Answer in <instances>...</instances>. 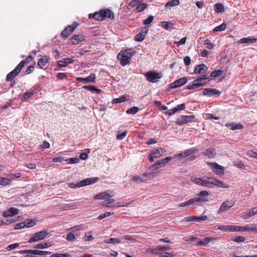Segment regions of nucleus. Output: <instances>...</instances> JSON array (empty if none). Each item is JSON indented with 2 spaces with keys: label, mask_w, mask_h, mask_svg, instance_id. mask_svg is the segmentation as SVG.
<instances>
[{
  "label": "nucleus",
  "mask_w": 257,
  "mask_h": 257,
  "mask_svg": "<svg viewBox=\"0 0 257 257\" xmlns=\"http://www.w3.org/2000/svg\"><path fill=\"white\" fill-rule=\"evenodd\" d=\"M136 53L135 51L132 49H122L117 55V59L122 66L131 64L133 56Z\"/></svg>",
  "instance_id": "1"
},
{
  "label": "nucleus",
  "mask_w": 257,
  "mask_h": 257,
  "mask_svg": "<svg viewBox=\"0 0 257 257\" xmlns=\"http://www.w3.org/2000/svg\"><path fill=\"white\" fill-rule=\"evenodd\" d=\"M198 196L194 198H191L190 202H203L207 200V197L209 195V193L206 191H201L198 194Z\"/></svg>",
  "instance_id": "2"
},
{
  "label": "nucleus",
  "mask_w": 257,
  "mask_h": 257,
  "mask_svg": "<svg viewBox=\"0 0 257 257\" xmlns=\"http://www.w3.org/2000/svg\"><path fill=\"white\" fill-rule=\"evenodd\" d=\"M165 152L162 148L153 150L149 154V161L153 162L154 159L159 158Z\"/></svg>",
  "instance_id": "3"
},
{
  "label": "nucleus",
  "mask_w": 257,
  "mask_h": 257,
  "mask_svg": "<svg viewBox=\"0 0 257 257\" xmlns=\"http://www.w3.org/2000/svg\"><path fill=\"white\" fill-rule=\"evenodd\" d=\"M78 26V24L75 22L72 25L68 26L61 33V35L64 39L68 37L72 32H73L76 27Z\"/></svg>",
  "instance_id": "4"
},
{
  "label": "nucleus",
  "mask_w": 257,
  "mask_h": 257,
  "mask_svg": "<svg viewBox=\"0 0 257 257\" xmlns=\"http://www.w3.org/2000/svg\"><path fill=\"white\" fill-rule=\"evenodd\" d=\"M207 164L211 167V169L213 172H215L218 175H223L224 174V169L221 166L218 165L216 163H211L207 162Z\"/></svg>",
  "instance_id": "5"
},
{
  "label": "nucleus",
  "mask_w": 257,
  "mask_h": 257,
  "mask_svg": "<svg viewBox=\"0 0 257 257\" xmlns=\"http://www.w3.org/2000/svg\"><path fill=\"white\" fill-rule=\"evenodd\" d=\"M194 118V115H181L177 119L176 123L178 124L181 125L186 123L192 121Z\"/></svg>",
  "instance_id": "6"
},
{
  "label": "nucleus",
  "mask_w": 257,
  "mask_h": 257,
  "mask_svg": "<svg viewBox=\"0 0 257 257\" xmlns=\"http://www.w3.org/2000/svg\"><path fill=\"white\" fill-rule=\"evenodd\" d=\"M145 76L147 80H154L155 79H161L162 77V73L150 71L145 74Z\"/></svg>",
  "instance_id": "7"
},
{
  "label": "nucleus",
  "mask_w": 257,
  "mask_h": 257,
  "mask_svg": "<svg viewBox=\"0 0 257 257\" xmlns=\"http://www.w3.org/2000/svg\"><path fill=\"white\" fill-rule=\"evenodd\" d=\"M221 93V91L214 88H205L203 91V94L207 96H218Z\"/></svg>",
  "instance_id": "8"
},
{
  "label": "nucleus",
  "mask_w": 257,
  "mask_h": 257,
  "mask_svg": "<svg viewBox=\"0 0 257 257\" xmlns=\"http://www.w3.org/2000/svg\"><path fill=\"white\" fill-rule=\"evenodd\" d=\"M235 204V201L233 200H227L222 203L221 205L220 208L219 209L218 212L221 213L223 212L228 209L232 207Z\"/></svg>",
  "instance_id": "9"
},
{
  "label": "nucleus",
  "mask_w": 257,
  "mask_h": 257,
  "mask_svg": "<svg viewBox=\"0 0 257 257\" xmlns=\"http://www.w3.org/2000/svg\"><path fill=\"white\" fill-rule=\"evenodd\" d=\"M197 151V149L196 148H192L190 149L187 150L185 151H184L183 153H181L179 155H175L174 156V158H179V159H181L183 158H185L187 156H189L195 152Z\"/></svg>",
  "instance_id": "10"
},
{
  "label": "nucleus",
  "mask_w": 257,
  "mask_h": 257,
  "mask_svg": "<svg viewBox=\"0 0 257 257\" xmlns=\"http://www.w3.org/2000/svg\"><path fill=\"white\" fill-rule=\"evenodd\" d=\"M98 180V177H92L84 179L78 183V186H85L96 182Z\"/></svg>",
  "instance_id": "11"
},
{
  "label": "nucleus",
  "mask_w": 257,
  "mask_h": 257,
  "mask_svg": "<svg viewBox=\"0 0 257 257\" xmlns=\"http://www.w3.org/2000/svg\"><path fill=\"white\" fill-rule=\"evenodd\" d=\"M148 29L147 27H144L141 32L138 34L135 38V40L137 42H142L145 38V36L148 32Z\"/></svg>",
  "instance_id": "12"
},
{
  "label": "nucleus",
  "mask_w": 257,
  "mask_h": 257,
  "mask_svg": "<svg viewBox=\"0 0 257 257\" xmlns=\"http://www.w3.org/2000/svg\"><path fill=\"white\" fill-rule=\"evenodd\" d=\"M19 210L14 207L10 208L8 211L3 212V216L5 217L13 216L18 214Z\"/></svg>",
  "instance_id": "13"
},
{
  "label": "nucleus",
  "mask_w": 257,
  "mask_h": 257,
  "mask_svg": "<svg viewBox=\"0 0 257 257\" xmlns=\"http://www.w3.org/2000/svg\"><path fill=\"white\" fill-rule=\"evenodd\" d=\"M72 43L73 45H76L81 42L85 41V37L81 34L75 35L71 38Z\"/></svg>",
  "instance_id": "14"
},
{
  "label": "nucleus",
  "mask_w": 257,
  "mask_h": 257,
  "mask_svg": "<svg viewBox=\"0 0 257 257\" xmlns=\"http://www.w3.org/2000/svg\"><path fill=\"white\" fill-rule=\"evenodd\" d=\"M22 69L20 68V67L18 65L16 68L9 73L6 78V80H13V79L20 73Z\"/></svg>",
  "instance_id": "15"
},
{
  "label": "nucleus",
  "mask_w": 257,
  "mask_h": 257,
  "mask_svg": "<svg viewBox=\"0 0 257 257\" xmlns=\"http://www.w3.org/2000/svg\"><path fill=\"white\" fill-rule=\"evenodd\" d=\"M208 69L207 67L204 64H201L197 65L194 70V73L195 74H203Z\"/></svg>",
  "instance_id": "16"
},
{
  "label": "nucleus",
  "mask_w": 257,
  "mask_h": 257,
  "mask_svg": "<svg viewBox=\"0 0 257 257\" xmlns=\"http://www.w3.org/2000/svg\"><path fill=\"white\" fill-rule=\"evenodd\" d=\"M206 81H193V83L191 85H188L186 86L187 89H194L198 88L206 84Z\"/></svg>",
  "instance_id": "17"
},
{
  "label": "nucleus",
  "mask_w": 257,
  "mask_h": 257,
  "mask_svg": "<svg viewBox=\"0 0 257 257\" xmlns=\"http://www.w3.org/2000/svg\"><path fill=\"white\" fill-rule=\"evenodd\" d=\"M208 179L209 180L210 182V187H211L213 185H216L218 187H226V185L224 184L223 182L220 181L219 180L212 178H208Z\"/></svg>",
  "instance_id": "18"
},
{
  "label": "nucleus",
  "mask_w": 257,
  "mask_h": 257,
  "mask_svg": "<svg viewBox=\"0 0 257 257\" xmlns=\"http://www.w3.org/2000/svg\"><path fill=\"white\" fill-rule=\"evenodd\" d=\"M187 81H174L170 84L169 86L166 88L167 91H169L171 89L176 88L183 86L185 84Z\"/></svg>",
  "instance_id": "19"
},
{
  "label": "nucleus",
  "mask_w": 257,
  "mask_h": 257,
  "mask_svg": "<svg viewBox=\"0 0 257 257\" xmlns=\"http://www.w3.org/2000/svg\"><path fill=\"white\" fill-rule=\"evenodd\" d=\"M73 62L74 60L72 58H68L58 61V64L61 67H65L68 64L72 63Z\"/></svg>",
  "instance_id": "20"
},
{
  "label": "nucleus",
  "mask_w": 257,
  "mask_h": 257,
  "mask_svg": "<svg viewBox=\"0 0 257 257\" xmlns=\"http://www.w3.org/2000/svg\"><path fill=\"white\" fill-rule=\"evenodd\" d=\"M113 195H111L108 193L107 192H101L94 196V198L95 199H104L106 198H109L112 197Z\"/></svg>",
  "instance_id": "21"
},
{
  "label": "nucleus",
  "mask_w": 257,
  "mask_h": 257,
  "mask_svg": "<svg viewBox=\"0 0 257 257\" xmlns=\"http://www.w3.org/2000/svg\"><path fill=\"white\" fill-rule=\"evenodd\" d=\"M102 13L104 17V19L105 18H108L111 20H113L114 18V15L113 12L109 9L102 10Z\"/></svg>",
  "instance_id": "22"
},
{
  "label": "nucleus",
  "mask_w": 257,
  "mask_h": 257,
  "mask_svg": "<svg viewBox=\"0 0 257 257\" xmlns=\"http://www.w3.org/2000/svg\"><path fill=\"white\" fill-rule=\"evenodd\" d=\"M89 18L90 19L93 18L98 21H102L104 20L102 10H101L99 12H96L94 14H89Z\"/></svg>",
  "instance_id": "23"
},
{
  "label": "nucleus",
  "mask_w": 257,
  "mask_h": 257,
  "mask_svg": "<svg viewBox=\"0 0 257 257\" xmlns=\"http://www.w3.org/2000/svg\"><path fill=\"white\" fill-rule=\"evenodd\" d=\"M209 177H203L199 180L198 185H201L202 186L210 187V181L208 179Z\"/></svg>",
  "instance_id": "24"
},
{
  "label": "nucleus",
  "mask_w": 257,
  "mask_h": 257,
  "mask_svg": "<svg viewBox=\"0 0 257 257\" xmlns=\"http://www.w3.org/2000/svg\"><path fill=\"white\" fill-rule=\"evenodd\" d=\"M228 128H230L232 130L242 129L243 126L240 123H236L234 122L228 123L225 124Z\"/></svg>",
  "instance_id": "25"
},
{
  "label": "nucleus",
  "mask_w": 257,
  "mask_h": 257,
  "mask_svg": "<svg viewBox=\"0 0 257 257\" xmlns=\"http://www.w3.org/2000/svg\"><path fill=\"white\" fill-rule=\"evenodd\" d=\"M172 158L171 157H167L164 159H162L158 161L156 163L159 168H161L165 164L168 163L169 161L172 160Z\"/></svg>",
  "instance_id": "26"
},
{
  "label": "nucleus",
  "mask_w": 257,
  "mask_h": 257,
  "mask_svg": "<svg viewBox=\"0 0 257 257\" xmlns=\"http://www.w3.org/2000/svg\"><path fill=\"white\" fill-rule=\"evenodd\" d=\"M257 213V207H254L248 211L244 215V218L248 219Z\"/></svg>",
  "instance_id": "27"
},
{
  "label": "nucleus",
  "mask_w": 257,
  "mask_h": 257,
  "mask_svg": "<svg viewBox=\"0 0 257 257\" xmlns=\"http://www.w3.org/2000/svg\"><path fill=\"white\" fill-rule=\"evenodd\" d=\"M256 41V39L252 37L248 38H243L240 39L239 43H252Z\"/></svg>",
  "instance_id": "28"
},
{
  "label": "nucleus",
  "mask_w": 257,
  "mask_h": 257,
  "mask_svg": "<svg viewBox=\"0 0 257 257\" xmlns=\"http://www.w3.org/2000/svg\"><path fill=\"white\" fill-rule=\"evenodd\" d=\"M83 88L87 89L92 92H96V93L99 94L101 92V89H97L96 87L93 85H85L83 86Z\"/></svg>",
  "instance_id": "29"
},
{
  "label": "nucleus",
  "mask_w": 257,
  "mask_h": 257,
  "mask_svg": "<svg viewBox=\"0 0 257 257\" xmlns=\"http://www.w3.org/2000/svg\"><path fill=\"white\" fill-rule=\"evenodd\" d=\"M128 99V96L125 95V96H122L121 97L114 98L112 101V104H116L118 103L123 102L127 100Z\"/></svg>",
  "instance_id": "30"
},
{
  "label": "nucleus",
  "mask_w": 257,
  "mask_h": 257,
  "mask_svg": "<svg viewBox=\"0 0 257 257\" xmlns=\"http://www.w3.org/2000/svg\"><path fill=\"white\" fill-rule=\"evenodd\" d=\"M48 60L46 56H43L38 62V65L41 68H43L46 63L48 62Z\"/></svg>",
  "instance_id": "31"
},
{
  "label": "nucleus",
  "mask_w": 257,
  "mask_h": 257,
  "mask_svg": "<svg viewBox=\"0 0 257 257\" xmlns=\"http://www.w3.org/2000/svg\"><path fill=\"white\" fill-rule=\"evenodd\" d=\"M204 154L205 156H208L210 158H213L216 156V153L214 149H211L206 150L205 152L204 153Z\"/></svg>",
  "instance_id": "32"
},
{
  "label": "nucleus",
  "mask_w": 257,
  "mask_h": 257,
  "mask_svg": "<svg viewBox=\"0 0 257 257\" xmlns=\"http://www.w3.org/2000/svg\"><path fill=\"white\" fill-rule=\"evenodd\" d=\"M180 4L179 0H172L166 4L165 7L166 8H170L174 6H178Z\"/></svg>",
  "instance_id": "33"
},
{
  "label": "nucleus",
  "mask_w": 257,
  "mask_h": 257,
  "mask_svg": "<svg viewBox=\"0 0 257 257\" xmlns=\"http://www.w3.org/2000/svg\"><path fill=\"white\" fill-rule=\"evenodd\" d=\"M214 9L216 13H221L224 11V6L221 3H217L214 5Z\"/></svg>",
  "instance_id": "34"
},
{
  "label": "nucleus",
  "mask_w": 257,
  "mask_h": 257,
  "mask_svg": "<svg viewBox=\"0 0 257 257\" xmlns=\"http://www.w3.org/2000/svg\"><path fill=\"white\" fill-rule=\"evenodd\" d=\"M32 59L33 57L31 56H29L27 58L26 60H23L21 61L18 65L19 67H20V68L22 69L24 67V65L30 63L32 60Z\"/></svg>",
  "instance_id": "35"
},
{
  "label": "nucleus",
  "mask_w": 257,
  "mask_h": 257,
  "mask_svg": "<svg viewBox=\"0 0 257 257\" xmlns=\"http://www.w3.org/2000/svg\"><path fill=\"white\" fill-rule=\"evenodd\" d=\"M78 234L74 232H71L67 234L66 239L69 241H73L76 239Z\"/></svg>",
  "instance_id": "36"
},
{
  "label": "nucleus",
  "mask_w": 257,
  "mask_h": 257,
  "mask_svg": "<svg viewBox=\"0 0 257 257\" xmlns=\"http://www.w3.org/2000/svg\"><path fill=\"white\" fill-rule=\"evenodd\" d=\"M11 179L0 177V184L2 186H7L11 184Z\"/></svg>",
  "instance_id": "37"
},
{
  "label": "nucleus",
  "mask_w": 257,
  "mask_h": 257,
  "mask_svg": "<svg viewBox=\"0 0 257 257\" xmlns=\"http://www.w3.org/2000/svg\"><path fill=\"white\" fill-rule=\"evenodd\" d=\"M48 234L47 230H44L39 232H36V235L38 236L39 238L41 240L45 238Z\"/></svg>",
  "instance_id": "38"
},
{
  "label": "nucleus",
  "mask_w": 257,
  "mask_h": 257,
  "mask_svg": "<svg viewBox=\"0 0 257 257\" xmlns=\"http://www.w3.org/2000/svg\"><path fill=\"white\" fill-rule=\"evenodd\" d=\"M21 217L20 216H18L17 217V219L16 220H15V219H13V220H10V219H7L6 221H4L3 220H0V226H2V225H8V224H11V223H14L17 221H19V218H20Z\"/></svg>",
  "instance_id": "39"
},
{
  "label": "nucleus",
  "mask_w": 257,
  "mask_h": 257,
  "mask_svg": "<svg viewBox=\"0 0 257 257\" xmlns=\"http://www.w3.org/2000/svg\"><path fill=\"white\" fill-rule=\"evenodd\" d=\"M207 218V216L206 215L200 216L199 217L197 216H192L190 217L189 221H200V220H205Z\"/></svg>",
  "instance_id": "40"
},
{
  "label": "nucleus",
  "mask_w": 257,
  "mask_h": 257,
  "mask_svg": "<svg viewBox=\"0 0 257 257\" xmlns=\"http://www.w3.org/2000/svg\"><path fill=\"white\" fill-rule=\"evenodd\" d=\"M218 229L224 231L232 232V225H221L218 226Z\"/></svg>",
  "instance_id": "41"
},
{
  "label": "nucleus",
  "mask_w": 257,
  "mask_h": 257,
  "mask_svg": "<svg viewBox=\"0 0 257 257\" xmlns=\"http://www.w3.org/2000/svg\"><path fill=\"white\" fill-rule=\"evenodd\" d=\"M95 79V74H91L90 75L89 77H86V78H81V77H77L76 78V80L77 81H88V80H94Z\"/></svg>",
  "instance_id": "42"
},
{
  "label": "nucleus",
  "mask_w": 257,
  "mask_h": 257,
  "mask_svg": "<svg viewBox=\"0 0 257 257\" xmlns=\"http://www.w3.org/2000/svg\"><path fill=\"white\" fill-rule=\"evenodd\" d=\"M149 251H150L152 253L154 254H160L162 253L161 251V246L159 245L156 248H151L149 249Z\"/></svg>",
  "instance_id": "43"
},
{
  "label": "nucleus",
  "mask_w": 257,
  "mask_h": 257,
  "mask_svg": "<svg viewBox=\"0 0 257 257\" xmlns=\"http://www.w3.org/2000/svg\"><path fill=\"white\" fill-rule=\"evenodd\" d=\"M222 73H223V72L221 70H215V71H213L210 74V76L212 78H216L217 77L221 75L222 74Z\"/></svg>",
  "instance_id": "44"
},
{
  "label": "nucleus",
  "mask_w": 257,
  "mask_h": 257,
  "mask_svg": "<svg viewBox=\"0 0 257 257\" xmlns=\"http://www.w3.org/2000/svg\"><path fill=\"white\" fill-rule=\"evenodd\" d=\"M256 229L255 225L253 224L251 227L246 225L244 227H242V231H253Z\"/></svg>",
  "instance_id": "45"
},
{
  "label": "nucleus",
  "mask_w": 257,
  "mask_h": 257,
  "mask_svg": "<svg viewBox=\"0 0 257 257\" xmlns=\"http://www.w3.org/2000/svg\"><path fill=\"white\" fill-rule=\"evenodd\" d=\"M147 6V5L146 3L140 4L136 7V10L138 12H141L146 8Z\"/></svg>",
  "instance_id": "46"
},
{
  "label": "nucleus",
  "mask_w": 257,
  "mask_h": 257,
  "mask_svg": "<svg viewBox=\"0 0 257 257\" xmlns=\"http://www.w3.org/2000/svg\"><path fill=\"white\" fill-rule=\"evenodd\" d=\"M104 242L106 243H112L114 244L119 243L120 241V240L115 238H110L105 240Z\"/></svg>",
  "instance_id": "47"
},
{
  "label": "nucleus",
  "mask_w": 257,
  "mask_h": 257,
  "mask_svg": "<svg viewBox=\"0 0 257 257\" xmlns=\"http://www.w3.org/2000/svg\"><path fill=\"white\" fill-rule=\"evenodd\" d=\"M173 25V24L169 23L168 22L163 21L161 22V26L166 29H169L172 28Z\"/></svg>",
  "instance_id": "48"
},
{
  "label": "nucleus",
  "mask_w": 257,
  "mask_h": 257,
  "mask_svg": "<svg viewBox=\"0 0 257 257\" xmlns=\"http://www.w3.org/2000/svg\"><path fill=\"white\" fill-rule=\"evenodd\" d=\"M114 201V199H109L107 200L103 201L102 203V205L105 206L106 207H109L111 206L110 204L113 203Z\"/></svg>",
  "instance_id": "49"
},
{
  "label": "nucleus",
  "mask_w": 257,
  "mask_h": 257,
  "mask_svg": "<svg viewBox=\"0 0 257 257\" xmlns=\"http://www.w3.org/2000/svg\"><path fill=\"white\" fill-rule=\"evenodd\" d=\"M226 28V25L225 24H222L221 25L215 27L213 31L214 32H220L223 31Z\"/></svg>",
  "instance_id": "50"
},
{
  "label": "nucleus",
  "mask_w": 257,
  "mask_h": 257,
  "mask_svg": "<svg viewBox=\"0 0 257 257\" xmlns=\"http://www.w3.org/2000/svg\"><path fill=\"white\" fill-rule=\"evenodd\" d=\"M154 20V17L153 16H150L149 17L143 21V24L145 25H148L153 22Z\"/></svg>",
  "instance_id": "51"
},
{
  "label": "nucleus",
  "mask_w": 257,
  "mask_h": 257,
  "mask_svg": "<svg viewBox=\"0 0 257 257\" xmlns=\"http://www.w3.org/2000/svg\"><path fill=\"white\" fill-rule=\"evenodd\" d=\"M139 108L136 106H134L131 109L126 111V113L128 114H136L138 111Z\"/></svg>",
  "instance_id": "52"
},
{
  "label": "nucleus",
  "mask_w": 257,
  "mask_h": 257,
  "mask_svg": "<svg viewBox=\"0 0 257 257\" xmlns=\"http://www.w3.org/2000/svg\"><path fill=\"white\" fill-rule=\"evenodd\" d=\"M126 131H124L122 133H120L119 131L117 135L116 138L118 140H122L126 136Z\"/></svg>",
  "instance_id": "53"
},
{
  "label": "nucleus",
  "mask_w": 257,
  "mask_h": 257,
  "mask_svg": "<svg viewBox=\"0 0 257 257\" xmlns=\"http://www.w3.org/2000/svg\"><path fill=\"white\" fill-rule=\"evenodd\" d=\"M49 246H50V244L48 242H46L44 243H40L37 244L36 246V248L42 249L47 248Z\"/></svg>",
  "instance_id": "54"
},
{
  "label": "nucleus",
  "mask_w": 257,
  "mask_h": 257,
  "mask_svg": "<svg viewBox=\"0 0 257 257\" xmlns=\"http://www.w3.org/2000/svg\"><path fill=\"white\" fill-rule=\"evenodd\" d=\"M50 257H70V255L67 253H55L52 254Z\"/></svg>",
  "instance_id": "55"
},
{
  "label": "nucleus",
  "mask_w": 257,
  "mask_h": 257,
  "mask_svg": "<svg viewBox=\"0 0 257 257\" xmlns=\"http://www.w3.org/2000/svg\"><path fill=\"white\" fill-rule=\"evenodd\" d=\"M142 1L143 0H133L130 2L129 6L134 7L140 4Z\"/></svg>",
  "instance_id": "56"
},
{
  "label": "nucleus",
  "mask_w": 257,
  "mask_h": 257,
  "mask_svg": "<svg viewBox=\"0 0 257 257\" xmlns=\"http://www.w3.org/2000/svg\"><path fill=\"white\" fill-rule=\"evenodd\" d=\"M215 239L214 237H206L204 238L202 240L203 242V243L205 245H206L209 242L214 240Z\"/></svg>",
  "instance_id": "57"
},
{
  "label": "nucleus",
  "mask_w": 257,
  "mask_h": 257,
  "mask_svg": "<svg viewBox=\"0 0 257 257\" xmlns=\"http://www.w3.org/2000/svg\"><path fill=\"white\" fill-rule=\"evenodd\" d=\"M34 94V92L33 91H27L26 93H25L23 96V97L25 99H27L28 98L32 96Z\"/></svg>",
  "instance_id": "58"
},
{
  "label": "nucleus",
  "mask_w": 257,
  "mask_h": 257,
  "mask_svg": "<svg viewBox=\"0 0 257 257\" xmlns=\"http://www.w3.org/2000/svg\"><path fill=\"white\" fill-rule=\"evenodd\" d=\"M233 240L236 242H243L245 240V238H244V237L242 236H235L233 239Z\"/></svg>",
  "instance_id": "59"
},
{
  "label": "nucleus",
  "mask_w": 257,
  "mask_h": 257,
  "mask_svg": "<svg viewBox=\"0 0 257 257\" xmlns=\"http://www.w3.org/2000/svg\"><path fill=\"white\" fill-rule=\"evenodd\" d=\"M41 240L39 238L38 236L36 235V233L34 234V236L29 239L28 242L30 243H32L33 242H35L38 240Z\"/></svg>",
  "instance_id": "60"
},
{
  "label": "nucleus",
  "mask_w": 257,
  "mask_h": 257,
  "mask_svg": "<svg viewBox=\"0 0 257 257\" xmlns=\"http://www.w3.org/2000/svg\"><path fill=\"white\" fill-rule=\"evenodd\" d=\"M68 163L75 164L79 161V159L77 158H72L66 160Z\"/></svg>",
  "instance_id": "61"
},
{
  "label": "nucleus",
  "mask_w": 257,
  "mask_h": 257,
  "mask_svg": "<svg viewBox=\"0 0 257 257\" xmlns=\"http://www.w3.org/2000/svg\"><path fill=\"white\" fill-rule=\"evenodd\" d=\"M25 224H26L25 227H30L33 226L35 224V222L33 220H31L28 221H25Z\"/></svg>",
  "instance_id": "62"
},
{
  "label": "nucleus",
  "mask_w": 257,
  "mask_h": 257,
  "mask_svg": "<svg viewBox=\"0 0 257 257\" xmlns=\"http://www.w3.org/2000/svg\"><path fill=\"white\" fill-rule=\"evenodd\" d=\"M26 226V224H25V222H20L19 223H17L15 225L14 228L15 229H21L25 227Z\"/></svg>",
  "instance_id": "63"
},
{
  "label": "nucleus",
  "mask_w": 257,
  "mask_h": 257,
  "mask_svg": "<svg viewBox=\"0 0 257 257\" xmlns=\"http://www.w3.org/2000/svg\"><path fill=\"white\" fill-rule=\"evenodd\" d=\"M19 245V244L18 243L12 244H10V245H8L7 246V250H9H9H11L12 249H14L16 248Z\"/></svg>",
  "instance_id": "64"
}]
</instances>
